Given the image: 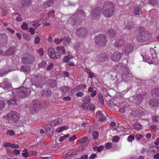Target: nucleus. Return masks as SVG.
<instances>
[{"instance_id":"15","label":"nucleus","mask_w":159,"mask_h":159,"mask_svg":"<svg viewBox=\"0 0 159 159\" xmlns=\"http://www.w3.org/2000/svg\"><path fill=\"white\" fill-rule=\"evenodd\" d=\"M148 97L147 93H143V94H139L137 95L135 98L134 102L136 104H139L142 102L143 99Z\"/></svg>"},{"instance_id":"19","label":"nucleus","mask_w":159,"mask_h":159,"mask_svg":"<svg viewBox=\"0 0 159 159\" xmlns=\"http://www.w3.org/2000/svg\"><path fill=\"white\" fill-rule=\"evenodd\" d=\"M44 128L46 129L47 135L51 137L53 135L54 130L52 127L50 126L49 125H46Z\"/></svg>"},{"instance_id":"53","label":"nucleus","mask_w":159,"mask_h":159,"mask_svg":"<svg viewBox=\"0 0 159 159\" xmlns=\"http://www.w3.org/2000/svg\"><path fill=\"white\" fill-rule=\"evenodd\" d=\"M82 43L81 42H76L75 46V48L76 49H79L82 46Z\"/></svg>"},{"instance_id":"3","label":"nucleus","mask_w":159,"mask_h":159,"mask_svg":"<svg viewBox=\"0 0 159 159\" xmlns=\"http://www.w3.org/2000/svg\"><path fill=\"white\" fill-rule=\"evenodd\" d=\"M31 82L33 85L37 88L42 87L43 77L41 75H34L31 76Z\"/></svg>"},{"instance_id":"18","label":"nucleus","mask_w":159,"mask_h":159,"mask_svg":"<svg viewBox=\"0 0 159 159\" xmlns=\"http://www.w3.org/2000/svg\"><path fill=\"white\" fill-rule=\"evenodd\" d=\"M103 113L100 111H98L96 113V115L97 117H98L99 120L101 121H103L105 120L106 119V117L105 115L106 114L105 111H103Z\"/></svg>"},{"instance_id":"2","label":"nucleus","mask_w":159,"mask_h":159,"mask_svg":"<svg viewBox=\"0 0 159 159\" xmlns=\"http://www.w3.org/2000/svg\"><path fill=\"white\" fill-rule=\"evenodd\" d=\"M30 89L24 87H21L18 89H14L11 91L13 95L21 98L25 97L30 93Z\"/></svg>"},{"instance_id":"42","label":"nucleus","mask_w":159,"mask_h":159,"mask_svg":"<svg viewBox=\"0 0 159 159\" xmlns=\"http://www.w3.org/2000/svg\"><path fill=\"white\" fill-rule=\"evenodd\" d=\"M85 71L88 74L89 78H92L95 76V74L90 70L86 69Z\"/></svg>"},{"instance_id":"60","label":"nucleus","mask_w":159,"mask_h":159,"mask_svg":"<svg viewBox=\"0 0 159 159\" xmlns=\"http://www.w3.org/2000/svg\"><path fill=\"white\" fill-rule=\"evenodd\" d=\"M38 52L40 56H42L43 55L44 51L43 48H40L38 49Z\"/></svg>"},{"instance_id":"17","label":"nucleus","mask_w":159,"mask_h":159,"mask_svg":"<svg viewBox=\"0 0 159 159\" xmlns=\"http://www.w3.org/2000/svg\"><path fill=\"white\" fill-rule=\"evenodd\" d=\"M133 46L130 44H126L124 47L123 50V53L128 54L129 53L133 51Z\"/></svg>"},{"instance_id":"43","label":"nucleus","mask_w":159,"mask_h":159,"mask_svg":"<svg viewBox=\"0 0 159 159\" xmlns=\"http://www.w3.org/2000/svg\"><path fill=\"white\" fill-rule=\"evenodd\" d=\"M95 106L93 104L89 103L87 106V110H89L91 111H93L95 110Z\"/></svg>"},{"instance_id":"35","label":"nucleus","mask_w":159,"mask_h":159,"mask_svg":"<svg viewBox=\"0 0 159 159\" xmlns=\"http://www.w3.org/2000/svg\"><path fill=\"white\" fill-rule=\"evenodd\" d=\"M61 53L59 52H54L52 55L51 58L52 59H56L59 58L61 56Z\"/></svg>"},{"instance_id":"27","label":"nucleus","mask_w":159,"mask_h":159,"mask_svg":"<svg viewBox=\"0 0 159 159\" xmlns=\"http://www.w3.org/2000/svg\"><path fill=\"white\" fill-rule=\"evenodd\" d=\"M125 43L124 41L121 39H118L116 40L114 44L117 48L119 47L123 46Z\"/></svg>"},{"instance_id":"37","label":"nucleus","mask_w":159,"mask_h":159,"mask_svg":"<svg viewBox=\"0 0 159 159\" xmlns=\"http://www.w3.org/2000/svg\"><path fill=\"white\" fill-rule=\"evenodd\" d=\"M91 101L90 97L89 95H85L83 98L82 102L88 104Z\"/></svg>"},{"instance_id":"45","label":"nucleus","mask_w":159,"mask_h":159,"mask_svg":"<svg viewBox=\"0 0 159 159\" xmlns=\"http://www.w3.org/2000/svg\"><path fill=\"white\" fill-rule=\"evenodd\" d=\"M56 49L58 51H60L62 50L64 54H65L66 53L65 49L64 48V46H59L57 47Z\"/></svg>"},{"instance_id":"44","label":"nucleus","mask_w":159,"mask_h":159,"mask_svg":"<svg viewBox=\"0 0 159 159\" xmlns=\"http://www.w3.org/2000/svg\"><path fill=\"white\" fill-rule=\"evenodd\" d=\"M47 66V63L45 61H43L41 62L38 65V67L39 68H45Z\"/></svg>"},{"instance_id":"16","label":"nucleus","mask_w":159,"mask_h":159,"mask_svg":"<svg viewBox=\"0 0 159 159\" xmlns=\"http://www.w3.org/2000/svg\"><path fill=\"white\" fill-rule=\"evenodd\" d=\"M121 57V53L116 52L113 53L111 57V60L115 62H118L120 60Z\"/></svg>"},{"instance_id":"56","label":"nucleus","mask_w":159,"mask_h":159,"mask_svg":"<svg viewBox=\"0 0 159 159\" xmlns=\"http://www.w3.org/2000/svg\"><path fill=\"white\" fill-rule=\"evenodd\" d=\"M62 38L60 39L58 38L56 39L53 40V41L56 44H59L62 42Z\"/></svg>"},{"instance_id":"32","label":"nucleus","mask_w":159,"mask_h":159,"mask_svg":"<svg viewBox=\"0 0 159 159\" xmlns=\"http://www.w3.org/2000/svg\"><path fill=\"white\" fill-rule=\"evenodd\" d=\"M21 70L26 73L29 72L31 70L30 67L28 65H23L21 67Z\"/></svg>"},{"instance_id":"58","label":"nucleus","mask_w":159,"mask_h":159,"mask_svg":"<svg viewBox=\"0 0 159 159\" xmlns=\"http://www.w3.org/2000/svg\"><path fill=\"white\" fill-rule=\"evenodd\" d=\"M73 151L74 150H70L66 153V156L70 157L71 156L74 155V153H73Z\"/></svg>"},{"instance_id":"33","label":"nucleus","mask_w":159,"mask_h":159,"mask_svg":"<svg viewBox=\"0 0 159 159\" xmlns=\"http://www.w3.org/2000/svg\"><path fill=\"white\" fill-rule=\"evenodd\" d=\"M126 67L125 66L121 64H119L118 65L114 67V69L117 72H119L120 70H124Z\"/></svg>"},{"instance_id":"39","label":"nucleus","mask_w":159,"mask_h":159,"mask_svg":"<svg viewBox=\"0 0 159 159\" xmlns=\"http://www.w3.org/2000/svg\"><path fill=\"white\" fill-rule=\"evenodd\" d=\"M16 101V99L10 98L9 100H8L7 103H8L10 105H17Z\"/></svg>"},{"instance_id":"48","label":"nucleus","mask_w":159,"mask_h":159,"mask_svg":"<svg viewBox=\"0 0 159 159\" xmlns=\"http://www.w3.org/2000/svg\"><path fill=\"white\" fill-rule=\"evenodd\" d=\"M69 89V88L67 86L65 85L61 87L60 89V90L62 91V93H66Z\"/></svg>"},{"instance_id":"62","label":"nucleus","mask_w":159,"mask_h":159,"mask_svg":"<svg viewBox=\"0 0 159 159\" xmlns=\"http://www.w3.org/2000/svg\"><path fill=\"white\" fill-rule=\"evenodd\" d=\"M70 58L69 56H65L63 58V61L65 63H67L69 62Z\"/></svg>"},{"instance_id":"11","label":"nucleus","mask_w":159,"mask_h":159,"mask_svg":"<svg viewBox=\"0 0 159 159\" xmlns=\"http://www.w3.org/2000/svg\"><path fill=\"white\" fill-rule=\"evenodd\" d=\"M1 87L3 88L6 91H10L12 89V87L11 84L7 80H5L0 84Z\"/></svg>"},{"instance_id":"26","label":"nucleus","mask_w":159,"mask_h":159,"mask_svg":"<svg viewBox=\"0 0 159 159\" xmlns=\"http://www.w3.org/2000/svg\"><path fill=\"white\" fill-rule=\"evenodd\" d=\"M78 22V19L74 15L71 17L68 20V22L72 25H75Z\"/></svg>"},{"instance_id":"13","label":"nucleus","mask_w":159,"mask_h":159,"mask_svg":"<svg viewBox=\"0 0 159 159\" xmlns=\"http://www.w3.org/2000/svg\"><path fill=\"white\" fill-rule=\"evenodd\" d=\"M131 75L129 74V71L126 68L123 70L122 74V79L124 81H127L129 80L131 77Z\"/></svg>"},{"instance_id":"20","label":"nucleus","mask_w":159,"mask_h":159,"mask_svg":"<svg viewBox=\"0 0 159 159\" xmlns=\"http://www.w3.org/2000/svg\"><path fill=\"white\" fill-rule=\"evenodd\" d=\"M149 104L151 106L155 107L159 105V100L156 98H153L149 100Z\"/></svg>"},{"instance_id":"49","label":"nucleus","mask_w":159,"mask_h":159,"mask_svg":"<svg viewBox=\"0 0 159 159\" xmlns=\"http://www.w3.org/2000/svg\"><path fill=\"white\" fill-rule=\"evenodd\" d=\"M143 112L140 110H137L135 111L134 115L135 116H140L142 115Z\"/></svg>"},{"instance_id":"40","label":"nucleus","mask_w":159,"mask_h":159,"mask_svg":"<svg viewBox=\"0 0 159 159\" xmlns=\"http://www.w3.org/2000/svg\"><path fill=\"white\" fill-rule=\"evenodd\" d=\"M142 125L138 122H135L133 125L134 128L136 130H140L141 129Z\"/></svg>"},{"instance_id":"4","label":"nucleus","mask_w":159,"mask_h":159,"mask_svg":"<svg viewBox=\"0 0 159 159\" xmlns=\"http://www.w3.org/2000/svg\"><path fill=\"white\" fill-rule=\"evenodd\" d=\"M95 43L99 47H103L106 44V36L103 34H99L95 37Z\"/></svg>"},{"instance_id":"61","label":"nucleus","mask_w":159,"mask_h":159,"mask_svg":"<svg viewBox=\"0 0 159 159\" xmlns=\"http://www.w3.org/2000/svg\"><path fill=\"white\" fill-rule=\"evenodd\" d=\"M149 2L150 4L153 6L157 5V0H149Z\"/></svg>"},{"instance_id":"31","label":"nucleus","mask_w":159,"mask_h":159,"mask_svg":"<svg viewBox=\"0 0 159 159\" xmlns=\"http://www.w3.org/2000/svg\"><path fill=\"white\" fill-rule=\"evenodd\" d=\"M15 50V48L14 47H11L8 50L6 51L5 55L7 56H9L10 55H13L14 53Z\"/></svg>"},{"instance_id":"22","label":"nucleus","mask_w":159,"mask_h":159,"mask_svg":"<svg viewBox=\"0 0 159 159\" xmlns=\"http://www.w3.org/2000/svg\"><path fill=\"white\" fill-rule=\"evenodd\" d=\"M0 37L1 39H0V44L2 43V45H5L7 43V37L5 34H0Z\"/></svg>"},{"instance_id":"23","label":"nucleus","mask_w":159,"mask_h":159,"mask_svg":"<svg viewBox=\"0 0 159 159\" xmlns=\"http://www.w3.org/2000/svg\"><path fill=\"white\" fill-rule=\"evenodd\" d=\"M97 58L100 61H105L107 58V55L105 53H102L99 55L97 56Z\"/></svg>"},{"instance_id":"14","label":"nucleus","mask_w":159,"mask_h":159,"mask_svg":"<svg viewBox=\"0 0 159 159\" xmlns=\"http://www.w3.org/2000/svg\"><path fill=\"white\" fill-rule=\"evenodd\" d=\"M78 19V22H80L84 20L85 17V14L84 11L82 10L79 9L77 10L75 13L74 14Z\"/></svg>"},{"instance_id":"25","label":"nucleus","mask_w":159,"mask_h":159,"mask_svg":"<svg viewBox=\"0 0 159 159\" xmlns=\"http://www.w3.org/2000/svg\"><path fill=\"white\" fill-rule=\"evenodd\" d=\"M47 83V85L51 88H54L57 86V81L54 79H49Z\"/></svg>"},{"instance_id":"63","label":"nucleus","mask_w":159,"mask_h":159,"mask_svg":"<svg viewBox=\"0 0 159 159\" xmlns=\"http://www.w3.org/2000/svg\"><path fill=\"white\" fill-rule=\"evenodd\" d=\"M112 147V143H106L105 144V148L107 149H109Z\"/></svg>"},{"instance_id":"59","label":"nucleus","mask_w":159,"mask_h":159,"mask_svg":"<svg viewBox=\"0 0 159 159\" xmlns=\"http://www.w3.org/2000/svg\"><path fill=\"white\" fill-rule=\"evenodd\" d=\"M143 137V135L142 134H137L135 136V139L139 141Z\"/></svg>"},{"instance_id":"29","label":"nucleus","mask_w":159,"mask_h":159,"mask_svg":"<svg viewBox=\"0 0 159 159\" xmlns=\"http://www.w3.org/2000/svg\"><path fill=\"white\" fill-rule=\"evenodd\" d=\"M62 122V119L61 118H59L56 119L55 120H53L51 122L49 123L48 125H50V126H55L61 123Z\"/></svg>"},{"instance_id":"28","label":"nucleus","mask_w":159,"mask_h":159,"mask_svg":"<svg viewBox=\"0 0 159 159\" xmlns=\"http://www.w3.org/2000/svg\"><path fill=\"white\" fill-rule=\"evenodd\" d=\"M54 2L52 0H47L43 2V6L44 8L51 7L53 6Z\"/></svg>"},{"instance_id":"30","label":"nucleus","mask_w":159,"mask_h":159,"mask_svg":"<svg viewBox=\"0 0 159 159\" xmlns=\"http://www.w3.org/2000/svg\"><path fill=\"white\" fill-rule=\"evenodd\" d=\"M142 12V10L139 5L134 7L133 13L135 16L139 15Z\"/></svg>"},{"instance_id":"55","label":"nucleus","mask_w":159,"mask_h":159,"mask_svg":"<svg viewBox=\"0 0 159 159\" xmlns=\"http://www.w3.org/2000/svg\"><path fill=\"white\" fill-rule=\"evenodd\" d=\"M88 138L87 136H85L81 138L79 140V142L80 143H83L85 142L88 140Z\"/></svg>"},{"instance_id":"24","label":"nucleus","mask_w":159,"mask_h":159,"mask_svg":"<svg viewBox=\"0 0 159 159\" xmlns=\"http://www.w3.org/2000/svg\"><path fill=\"white\" fill-rule=\"evenodd\" d=\"M52 92L51 90L48 89L43 90L41 92V95L42 96L47 97H50L51 95Z\"/></svg>"},{"instance_id":"6","label":"nucleus","mask_w":159,"mask_h":159,"mask_svg":"<svg viewBox=\"0 0 159 159\" xmlns=\"http://www.w3.org/2000/svg\"><path fill=\"white\" fill-rule=\"evenodd\" d=\"M101 8L97 7L93 8L90 14L92 19L96 20L99 18L101 15Z\"/></svg>"},{"instance_id":"1","label":"nucleus","mask_w":159,"mask_h":159,"mask_svg":"<svg viewBox=\"0 0 159 159\" xmlns=\"http://www.w3.org/2000/svg\"><path fill=\"white\" fill-rule=\"evenodd\" d=\"M114 9V4L111 2H107L103 6L102 12L105 17L110 18L113 15Z\"/></svg>"},{"instance_id":"21","label":"nucleus","mask_w":159,"mask_h":159,"mask_svg":"<svg viewBox=\"0 0 159 159\" xmlns=\"http://www.w3.org/2000/svg\"><path fill=\"white\" fill-rule=\"evenodd\" d=\"M106 34H107L108 37L111 38H114L116 36V32L113 29L107 31Z\"/></svg>"},{"instance_id":"52","label":"nucleus","mask_w":159,"mask_h":159,"mask_svg":"<svg viewBox=\"0 0 159 159\" xmlns=\"http://www.w3.org/2000/svg\"><path fill=\"white\" fill-rule=\"evenodd\" d=\"M23 152L22 153L23 157H27L29 156V153L26 149H25L23 151Z\"/></svg>"},{"instance_id":"7","label":"nucleus","mask_w":159,"mask_h":159,"mask_svg":"<svg viewBox=\"0 0 159 159\" xmlns=\"http://www.w3.org/2000/svg\"><path fill=\"white\" fill-rule=\"evenodd\" d=\"M151 34L148 32H145L139 35L137 38L138 41L143 42L149 39L151 37Z\"/></svg>"},{"instance_id":"5","label":"nucleus","mask_w":159,"mask_h":159,"mask_svg":"<svg viewBox=\"0 0 159 159\" xmlns=\"http://www.w3.org/2000/svg\"><path fill=\"white\" fill-rule=\"evenodd\" d=\"M40 107V103L39 101L36 99L34 100L30 108V112L33 114L36 113Z\"/></svg>"},{"instance_id":"47","label":"nucleus","mask_w":159,"mask_h":159,"mask_svg":"<svg viewBox=\"0 0 159 159\" xmlns=\"http://www.w3.org/2000/svg\"><path fill=\"white\" fill-rule=\"evenodd\" d=\"M98 98L101 105L104 106L105 104L103 97L101 93H100V94H98Z\"/></svg>"},{"instance_id":"34","label":"nucleus","mask_w":159,"mask_h":159,"mask_svg":"<svg viewBox=\"0 0 159 159\" xmlns=\"http://www.w3.org/2000/svg\"><path fill=\"white\" fill-rule=\"evenodd\" d=\"M151 93L154 97L159 96V88L152 89Z\"/></svg>"},{"instance_id":"50","label":"nucleus","mask_w":159,"mask_h":159,"mask_svg":"<svg viewBox=\"0 0 159 159\" xmlns=\"http://www.w3.org/2000/svg\"><path fill=\"white\" fill-rule=\"evenodd\" d=\"M28 26V24L27 23L25 22H24L23 23L22 25L21 26V28L23 30H27L28 31L29 30V28H27Z\"/></svg>"},{"instance_id":"36","label":"nucleus","mask_w":159,"mask_h":159,"mask_svg":"<svg viewBox=\"0 0 159 159\" xmlns=\"http://www.w3.org/2000/svg\"><path fill=\"white\" fill-rule=\"evenodd\" d=\"M62 42H63V43L64 45L66 46V45H68L70 43V39L69 36H66L62 38Z\"/></svg>"},{"instance_id":"54","label":"nucleus","mask_w":159,"mask_h":159,"mask_svg":"<svg viewBox=\"0 0 159 159\" xmlns=\"http://www.w3.org/2000/svg\"><path fill=\"white\" fill-rule=\"evenodd\" d=\"M98 132L97 131L93 132L92 134L93 138L94 139H96L98 137Z\"/></svg>"},{"instance_id":"10","label":"nucleus","mask_w":159,"mask_h":159,"mask_svg":"<svg viewBox=\"0 0 159 159\" xmlns=\"http://www.w3.org/2000/svg\"><path fill=\"white\" fill-rule=\"evenodd\" d=\"M6 116L7 119H10L14 122L16 121L19 118L17 113L14 111H11L10 113H8Z\"/></svg>"},{"instance_id":"51","label":"nucleus","mask_w":159,"mask_h":159,"mask_svg":"<svg viewBox=\"0 0 159 159\" xmlns=\"http://www.w3.org/2000/svg\"><path fill=\"white\" fill-rule=\"evenodd\" d=\"M138 30L139 32V34L140 35L143 34V33L146 32L145 31V29L143 26H140L138 28Z\"/></svg>"},{"instance_id":"64","label":"nucleus","mask_w":159,"mask_h":159,"mask_svg":"<svg viewBox=\"0 0 159 159\" xmlns=\"http://www.w3.org/2000/svg\"><path fill=\"white\" fill-rule=\"evenodd\" d=\"M134 139V136L132 135H130L128 138V141L130 142H132Z\"/></svg>"},{"instance_id":"12","label":"nucleus","mask_w":159,"mask_h":159,"mask_svg":"<svg viewBox=\"0 0 159 159\" xmlns=\"http://www.w3.org/2000/svg\"><path fill=\"white\" fill-rule=\"evenodd\" d=\"M131 75L129 74V71L126 68L123 70L122 74V79L124 81H127L129 80L131 77Z\"/></svg>"},{"instance_id":"38","label":"nucleus","mask_w":159,"mask_h":159,"mask_svg":"<svg viewBox=\"0 0 159 159\" xmlns=\"http://www.w3.org/2000/svg\"><path fill=\"white\" fill-rule=\"evenodd\" d=\"M21 4L24 7L30 5L31 4V0H21Z\"/></svg>"},{"instance_id":"41","label":"nucleus","mask_w":159,"mask_h":159,"mask_svg":"<svg viewBox=\"0 0 159 159\" xmlns=\"http://www.w3.org/2000/svg\"><path fill=\"white\" fill-rule=\"evenodd\" d=\"M130 24H128V25H126L125 26L124 28V30L126 29V31L128 33H129L130 32V30L132 29L133 27H135V25H133V26L132 25H130Z\"/></svg>"},{"instance_id":"8","label":"nucleus","mask_w":159,"mask_h":159,"mask_svg":"<svg viewBox=\"0 0 159 159\" xmlns=\"http://www.w3.org/2000/svg\"><path fill=\"white\" fill-rule=\"evenodd\" d=\"M75 33L78 37L82 38L86 36L88 33V30L85 28H80L77 30Z\"/></svg>"},{"instance_id":"9","label":"nucleus","mask_w":159,"mask_h":159,"mask_svg":"<svg viewBox=\"0 0 159 159\" xmlns=\"http://www.w3.org/2000/svg\"><path fill=\"white\" fill-rule=\"evenodd\" d=\"M35 60L34 56L30 54L25 57H23L22 58V61L25 64H31L33 63Z\"/></svg>"},{"instance_id":"57","label":"nucleus","mask_w":159,"mask_h":159,"mask_svg":"<svg viewBox=\"0 0 159 159\" xmlns=\"http://www.w3.org/2000/svg\"><path fill=\"white\" fill-rule=\"evenodd\" d=\"M5 106V102L3 101H0V110H1L4 108Z\"/></svg>"},{"instance_id":"46","label":"nucleus","mask_w":159,"mask_h":159,"mask_svg":"<svg viewBox=\"0 0 159 159\" xmlns=\"http://www.w3.org/2000/svg\"><path fill=\"white\" fill-rule=\"evenodd\" d=\"M55 52V49L52 48H49L48 51V54L50 57Z\"/></svg>"}]
</instances>
